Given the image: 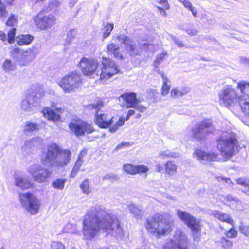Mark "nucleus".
Instances as JSON below:
<instances>
[{
  "label": "nucleus",
  "instance_id": "nucleus-1",
  "mask_svg": "<svg viewBox=\"0 0 249 249\" xmlns=\"http://www.w3.org/2000/svg\"><path fill=\"white\" fill-rule=\"evenodd\" d=\"M102 231L123 239L125 233L122 230L117 217L105 207L95 206L88 211L83 221V232L87 239L94 238Z\"/></svg>",
  "mask_w": 249,
  "mask_h": 249
},
{
  "label": "nucleus",
  "instance_id": "nucleus-2",
  "mask_svg": "<svg viewBox=\"0 0 249 249\" xmlns=\"http://www.w3.org/2000/svg\"><path fill=\"white\" fill-rule=\"evenodd\" d=\"M102 63L103 67L101 68L96 59L83 57L79 62V66L86 76L99 79L103 82L119 72L118 67L110 58L103 57Z\"/></svg>",
  "mask_w": 249,
  "mask_h": 249
},
{
  "label": "nucleus",
  "instance_id": "nucleus-3",
  "mask_svg": "<svg viewBox=\"0 0 249 249\" xmlns=\"http://www.w3.org/2000/svg\"><path fill=\"white\" fill-rule=\"evenodd\" d=\"M71 157L70 151L62 150L56 144L52 143L43 153L41 162L44 166L59 169L68 165Z\"/></svg>",
  "mask_w": 249,
  "mask_h": 249
},
{
  "label": "nucleus",
  "instance_id": "nucleus-4",
  "mask_svg": "<svg viewBox=\"0 0 249 249\" xmlns=\"http://www.w3.org/2000/svg\"><path fill=\"white\" fill-rule=\"evenodd\" d=\"M174 226V219L169 214H155L147 218L145 226L147 231L157 238L170 233Z\"/></svg>",
  "mask_w": 249,
  "mask_h": 249
},
{
  "label": "nucleus",
  "instance_id": "nucleus-5",
  "mask_svg": "<svg viewBox=\"0 0 249 249\" xmlns=\"http://www.w3.org/2000/svg\"><path fill=\"white\" fill-rule=\"evenodd\" d=\"M238 142L237 135L235 133L230 130L224 131L217 140V148L223 156L231 157L234 154Z\"/></svg>",
  "mask_w": 249,
  "mask_h": 249
},
{
  "label": "nucleus",
  "instance_id": "nucleus-6",
  "mask_svg": "<svg viewBox=\"0 0 249 249\" xmlns=\"http://www.w3.org/2000/svg\"><path fill=\"white\" fill-rule=\"evenodd\" d=\"M11 57L18 64L21 66H26L36 57L37 51L36 48L23 50L18 47L14 48L11 51Z\"/></svg>",
  "mask_w": 249,
  "mask_h": 249
},
{
  "label": "nucleus",
  "instance_id": "nucleus-7",
  "mask_svg": "<svg viewBox=\"0 0 249 249\" xmlns=\"http://www.w3.org/2000/svg\"><path fill=\"white\" fill-rule=\"evenodd\" d=\"M118 40L124 45L126 53L131 56L139 55L141 52V44L138 40L131 38L124 34H120ZM144 49H147L151 45L144 43L141 45Z\"/></svg>",
  "mask_w": 249,
  "mask_h": 249
},
{
  "label": "nucleus",
  "instance_id": "nucleus-8",
  "mask_svg": "<svg viewBox=\"0 0 249 249\" xmlns=\"http://www.w3.org/2000/svg\"><path fill=\"white\" fill-rule=\"evenodd\" d=\"M104 102L99 100L88 105L90 109L95 110V124L101 128H107L113 123V117L107 113H99V110L103 107Z\"/></svg>",
  "mask_w": 249,
  "mask_h": 249
},
{
  "label": "nucleus",
  "instance_id": "nucleus-9",
  "mask_svg": "<svg viewBox=\"0 0 249 249\" xmlns=\"http://www.w3.org/2000/svg\"><path fill=\"white\" fill-rule=\"evenodd\" d=\"M19 199L22 207L31 215H35L38 213L40 202L32 193H19Z\"/></svg>",
  "mask_w": 249,
  "mask_h": 249
},
{
  "label": "nucleus",
  "instance_id": "nucleus-10",
  "mask_svg": "<svg viewBox=\"0 0 249 249\" xmlns=\"http://www.w3.org/2000/svg\"><path fill=\"white\" fill-rule=\"evenodd\" d=\"M214 130L213 122L210 119L204 120L195 124L192 128V136L197 141H202L206 136Z\"/></svg>",
  "mask_w": 249,
  "mask_h": 249
},
{
  "label": "nucleus",
  "instance_id": "nucleus-11",
  "mask_svg": "<svg viewBox=\"0 0 249 249\" xmlns=\"http://www.w3.org/2000/svg\"><path fill=\"white\" fill-rule=\"evenodd\" d=\"M58 84L65 93L73 91L81 85L80 74L75 71L72 72L64 77Z\"/></svg>",
  "mask_w": 249,
  "mask_h": 249
},
{
  "label": "nucleus",
  "instance_id": "nucleus-12",
  "mask_svg": "<svg viewBox=\"0 0 249 249\" xmlns=\"http://www.w3.org/2000/svg\"><path fill=\"white\" fill-rule=\"evenodd\" d=\"M237 87L241 94L237 98L241 111L249 116V82L242 81L237 83Z\"/></svg>",
  "mask_w": 249,
  "mask_h": 249
},
{
  "label": "nucleus",
  "instance_id": "nucleus-13",
  "mask_svg": "<svg viewBox=\"0 0 249 249\" xmlns=\"http://www.w3.org/2000/svg\"><path fill=\"white\" fill-rule=\"evenodd\" d=\"M177 214L178 218L191 229L194 238L198 237L200 232V220L190 213L180 210H177Z\"/></svg>",
  "mask_w": 249,
  "mask_h": 249
},
{
  "label": "nucleus",
  "instance_id": "nucleus-14",
  "mask_svg": "<svg viewBox=\"0 0 249 249\" xmlns=\"http://www.w3.org/2000/svg\"><path fill=\"white\" fill-rule=\"evenodd\" d=\"M40 97V94L36 91L26 94L20 103L21 110L28 113L35 112L39 105Z\"/></svg>",
  "mask_w": 249,
  "mask_h": 249
},
{
  "label": "nucleus",
  "instance_id": "nucleus-15",
  "mask_svg": "<svg viewBox=\"0 0 249 249\" xmlns=\"http://www.w3.org/2000/svg\"><path fill=\"white\" fill-rule=\"evenodd\" d=\"M188 242L185 234L177 230L172 239L166 242L162 249H188Z\"/></svg>",
  "mask_w": 249,
  "mask_h": 249
},
{
  "label": "nucleus",
  "instance_id": "nucleus-16",
  "mask_svg": "<svg viewBox=\"0 0 249 249\" xmlns=\"http://www.w3.org/2000/svg\"><path fill=\"white\" fill-rule=\"evenodd\" d=\"M71 131L77 137L84 136L85 133L89 134L95 131L92 125L81 120H72L69 124Z\"/></svg>",
  "mask_w": 249,
  "mask_h": 249
},
{
  "label": "nucleus",
  "instance_id": "nucleus-17",
  "mask_svg": "<svg viewBox=\"0 0 249 249\" xmlns=\"http://www.w3.org/2000/svg\"><path fill=\"white\" fill-rule=\"evenodd\" d=\"M219 104L229 107L237 100V94L233 88L229 86H224L218 93Z\"/></svg>",
  "mask_w": 249,
  "mask_h": 249
},
{
  "label": "nucleus",
  "instance_id": "nucleus-18",
  "mask_svg": "<svg viewBox=\"0 0 249 249\" xmlns=\"http://www.w3.org/2000/svg\"><path fill=\"white\" fill-rule=\"evenodd\" d=\"M35 24L36 27L42 30L51 28L56 21L54 16L51 14H46L40 11L34 17Z\"/></svg>",
  "mask_w": 249,
  "mask_h": 249
},
{
  "label": "nucleus",
  "instance_id": "nucleus-19",
  "mask_svg": "<svg viewBox=\"0 0 249 249\" xmlns=\"http://www.w3.org/2000/svg\"><path fill=\"white\" fill-rule=\"evenodd\" d=\"M28 172L33 176L34 180L39 183L45 182L52 174L49 169L39 164L31 165L28 168Z\"/></svg>",
  "mask_w": 249,
  "mask_h": 249
},
{
  "label": "nucleus",
  "instance_id": "nucleus-20",
  "mask_svg": "<svg viewBox=\"0 0 249 249\" xmlns=\"http://www.w3.org/2000/svg\"><path fill=\"white\" fill-rule=\"evenodd\" d=\"M51 108L49 107H45L43 108L42 113L45 118L48 120L53 122H57L60 119V114L64 111V108L57 107V104L55 103L52 104Z\"/></svg>",
  "mask_w": 249,
  "mask_h": 249
},
{
  "label": "nucleus",
  "instance_id": "nucleus-21",
  "mask_svg": "<svg viewBox=\"0 0 249 249\" xmlns=\"http://www.w3.org/2000/svg\"><path fill=\"white\" fill-rule=\"evenodd\" d=\"M13 185L18 189L24 190L30 188L32 184L28 177L18 171L13 175Z\"/></svg>",
  "mask_w": 249,
  "mask_h": 249
},
{
  "label": "nucleus",
  "instance_id": "nucleus-22",
  "mask_svg": "<svg viewBox=\"0 0 249 249\" xmlns=\"http://www.w3.org/2000/svg\"><path fill=\"white\" fill-rule=\"evenodd\" d=\"M194 156L201 163L205 164L207 162L215 161L218 155L214 152L208 153L201 149H197L194 152Z\"/></svg>",
  "mask_w": 249,
  "mask_h": 249
},
{
  "label": "nucleus",
  "instance_id": "nucleus-23",
  "mask_svg": "<svg viewBox=\"0 0 249 249\" xmlns=\"http://www.w3.org/2000/svg\"><path fill=\"white\" fill-rule=\"evenodd\" d=\"M119 100L123 101V105L128 108H132L135 107V105L139 103V100L136 98V95L135 93L129 92L122 94L119 97Z\"/></svg>",
  "mask_w": 249,
  "mask_h": 249
},
{
  "label": "nucleus",
  "instance_id": "nucleus-24",
  "mask_svg": "<svg viewBox=\"0 0 249 249\" xmlns=\"http://www.w3.org/2000/svg\"><path fill=\"white\" fill-rule=\"evenodd\" d=\"M123 169L126 172L131 175L147 173L149 171L148 168L144 165H134L131 164H124Z\"/></svg>",
  "mask_w": 249,
  "mask_h": 249
},
{
  "label": "nucleus",
  "instance_id": "nucleus-25",
  "mask_svg": "<svg viewBox=\"0 0 249 249\" xmlns=\"http://www.w3.org/2000/svg\"><path fill=\"white\" fill-rule=\"evenodd\" d=\"M107 52L108 54H113L115 58L118 60L124 59V57L120 51V47L118 44L111 43L107 47Z\"/></svg>",
  "mask_w": 249,
  "mask_h": 249
},
{
  "label": "nucleus",
  "instance_id": "nucleus-26",
  "mask_svg": "<svg viewBox=\"0 0 249 249\" xmlns=\"http://www.w3.org/2000/svg\"><path fill=\"white\" fill-rule=\"evenodd\" d=\"M128 209L129 212L137 219H141L143 216V212L141 207H138L136 205L131 203L128 205Z\"/></svg>",
  "mask_w": 249,
  "mask_h": 249
},
{
  "label": "nucleus",
  "instance_id": "nucleus-27",
  "mask_svg": "<svg viewBox=\"0 0 249 249\" xmlns=\"http://www.w3.org/2000/svg\"><path fill=\"white\" fill-rule=\"evenodd\" d=\"M212 215L222 222H226L233 225L234 221L233 219L226 213L217 210H214L212 212Z\"/></svg>",
  "mask_w": 249,
  "mask_h": 249
},
{
  "label": "nucleus",
  "instance_id": "nucleus-28",
  "mask_svg": "<svg viewBox=\"0 0 249 249\" xmlns=\"http://www.w3.org/2000/svg\"><path fill=\"white\" fill-rule=\"evenodd\" d=\"M33 39L34 37L30 34H20L15 38L17 44L19 45L30 44Z\"/></svg>",
  "mask_w": 249,
  "mask_h": 249
},
{
  "label": "nucleus",
  "instance_id": "nucleus-29",
  "mask_svg": "<svg viewBox=\"0 0 249 249\" xmlns=\"http://www.w3.org/2000/svg\"><path fill=\"white\" fill-rule=\"evenodd\" d=\"M189 91L190 89L188 87L173 88L171 90L170 96L174 98H178L186 94Z\"/></svg>",
  "mask_w": 249,
  "mask_h": 249
},
{
  "label": "nucleus",
  "instance_id": "nucleus-30",
  "mask_svg": "<svg viewBox=\"0 0 249 249\" xmlns=\"http://www.w3.org/2000/svg\"><path fill=\"white\" fill-rule=\"evenodd\" d=\"M39 130V124L36 123H32L27 121L25 123L23 127V131L26 135L32 133L34 131H38Z\"/></svg>",
  "mask_w": 249,
  "mask_h": 249
},
{
  "label": "nucleus",
  "instance_id": "nucleus-31",
  "mask_svg": "<svg viewBox=\"0 0 249 249\" xmlns=\"http://www.w3.org/2000/svg\"><path fill=\"white\" fill-rule=\"evenodd\" d=\"M16 64L9 59H5L2 66V69L6 73H9L13 71L16 69Z\"/></svg>",
  "mask_w": 249,
  "mask_h": 249
},
{
  "label": "nucleus",
  "instance_id": "nucleus-32",
  "mask_svg": "<svg viewBox=\"0 0 249 249\" xmlns=\"http://www.w3.org/2000/svg\"><path fill=\"white\" fill-rule=\"evenodd\" d=\"M66 181V179L58 178L52 182V185L55 189L62 190L63 189Z\"/></svg>",
  "mask_w": 249,
  "mask_h": 249
},
{
  "label": "nucleus",
  "instance_id": "nucleus-33",
  "mask_svg": "<svg viewBox=\"0 0 249 249\" xmlns=\"http://www.w3.org/2000/svg\"><path fill=\"white\" fill-rule=\"evenodd\" d=\"M126 119L121 117L119 118V120L113 126L109 127V131L111 133L115 132L118 128L119 127L122 126L125 123Z\"/></svg>",
  "mask_w": 249,
  "mask_h": 249
},
{
  "label": "nucleus",
  "instance_id": "nucleus-34",
  "mask_svg": "<svg viewBox=\"0 0 249 249\" xmlns=\"http://www.w3.org/2000/svg\"><path fill=\"white\" fill-rule=\"evenodd\" d=\"M89 180L86 179L84 180L80 184V188L82 190L83 193L89 194L91 192V189L89 186Z\"/></svg>",
  "mask_w": 249,
  "mask_h": 249
},
{
  "label": "nucleus",
  "instance_id": "nucleus-35",
  "mask_svg": "<svg viewBox=\"0 0 249 249\" xmlns=\"http://www.w3.org/2000/svg\"><path fill=\"white\" fill-rule=\"evenodd\" d=\"M176 171V166L171 161H168L165 164V172L166 173L173 175Z\"/></svg>",
  "mask_w": 249,
  "mask_h": 249
},
{
  "label": "nucleus",
  "instance_id": "nucleus-36",
  "mask_svg": "<svg viewBox=\"0 0 249 249\" xmlns=\"http://www.w3.org/2000/svg\"><path fill=\"white\" fill-rule=\"evenodd\" d=\"M114 27L113 24L107 23L103 28V37L104 38L107 37Z\"/></svg>",
  "mask_w": 249,
  "mask_h": 249
},
{
  "label": "nucleus",
  "instance_id": "nucleus-37",
  "mask_svg": "<svg viewBox=\"0 0 249 249\" xmlns=\"http://www.w3.org/2000/svg\"><path fill=\"white\" fill-rule=\"evenodd\" d=\"M33 148H34L30 141H26L22 147V151L24 154H29L31 153Z\"/></svg>",
  "mask_w": 249,
  "mask_h": 249
},
{
  "label": "nucleus",
  "instance_id": "nucleus-38",
  "mask_svg": "<svg viewBox=\"0 0 249 249\" xmlns=\"http://www.w3.org/2000/svg\"><path fill=\"white\" fill-rule=\"evenodd\" d=\"M169 82V80L166 79L163 81V85L161 88V94L163 96H165L168 94L169 91L170 89V86L167 84Z\"/></svg>",
  "mask_w": 249,
  "mask_h": 249
},
{
  "label": "nucleus",
  "instance_id": "nucleus-39",
  "mask_svg": "<svg viewBox=\"0 0 249 249\" xmlns=\"http://www.w3.org/2000/svg\"><path fill=\"white\" fill-rule=\"evenodd\" d=\"M29 141L33 148L39 147L43 143V140L40 137H34Z\"/></svg>",
  "mask_w": 249,
  "mask_h": 249
},
{
  "label": "nucleus",
  "instance_id": "nucleus-40",
  "mask_svg": "<svg viewBox=\"0 0 249 249\" xmlns=\"http://www.w3.org/2000/svg\"><path fill=\"white\" fill-rule=\"evenodd\" d=\"M237 184L244 187L246 190L243 191L246 194L249 195V184L247 182L246 179L243 178H240L236 180Z\"/></svg>",
  "mask_w": 249,
  "mask_h": 249
},
{
  "label": "nucleus",
  "instance_id": "nucleus-41",
  "mask_svg": "<svg viewBox=\"0 0 249 249\" xmlns=\"http://www.w3.org/2000/svg\"><path fill=\"white\" fill-rule=\"evenodd\" d=\"M166 55L167 53L166 52H162L157 55L156 59L154 62V64L155 67H158L162 62L163 58Z\"/></svg>",
  "mask_w": 249,
  "mask_h": 249
},
{
  "label": "nucleus",
  "instance_id": "nucleus-42",
  "mask_svg": "<svg viewBox=\"0 0 249 249\" xmlns=\"http://www.w3.org/2000/svg\"><path fill=\"white\" fill-rule=\"evenodd\" d=\"M185 31L188 35L190 36H196L198 33V30L193 25L190 27L186 28L185 29Z\"/></svg>",
  "mask_w": 249,
  "mask_h": 249
},
{
  "label": "nucleus",
  "instance_id": "nucleus-43",
  "mask_svg": "<svg viewBox=\"0 0 249 249\" xmlns=\"http://www.w3.org/2000/svg\"><path fill=\"white\" fill-rule=\"evenodd\" d=\"M18 22L17 18L14 15H12L6 22V24L9 26H14Z\"/></svg>",
  "mask_w": 249,
  "mask_h": 249
},
{
  "label": "nucleus",
  "instance_id": "nucleus-44",
  "mask_svg": "<svg viewBox=\"0 0 249 249\" xmlns=\"http://www.w3.org/2000/svg\"><path fill=\"white\" fill-rule=\"evenodd\" d=\"M51 246L52 249H65V246L59 241H53L51 242Z\"/></svg>",
  "mask_w": 249,
  "mask_h": 249
},
{
  "label": "nucleus",
  "instance_id": "nucleus-45",
  "mask_svg": "<svg viewBox=\"0 0 249 249\" xmlns=\"http://www.w3.org/2000/svg\"><path fill=\"white\" fill-rule=\"evenodd\" d=\"M16 28H12L8 33V42L12 44L15 41Z\"/></svg>",
  "mask_w": 249,
  "mask_h": 249
},
{
  "label": "nucleus",
  "instance_id": "nucleus-46",
  "mask_svg": "<svg viewBox=\"0 0 249 249\" xmlns=\"http://www.w3.org/2000/svg\"><path fill=\"white\" fill-rule=\"evenodd\" d=\"M119 179L117 175L113 174V173H109L103 177V179L104 180H109L110 181H113L117 180Z\"/></svg>",
  "mask_w": 249,
  "mask_h": 249
},
{
  "label": "nucleus",
  "instance_id": "nucleus-47",
  "mask_svg": "<svg viewBox=\"0 0 249 249\" xmlns=\"http://www.w3.org/2000/svg\"><path fill=\"white\" fill-rule=\"evenodd\" d=\"M7 14L5 5L1 2L0 0V18L4 20Z\"/></svg>",
  "mask_w": 249,
  "mask_h": 249
},
{
  "label": "nucleus",
  "instance_id": "nucleus-48",
  "mask_svg": "<svg viewBox=\"0 0 249 249\" xmlns=\"http://www.w3.org/2000/svg\"><path fill=\"white\" fill-rule=\"evenodd\" d=\"M225 235L228 238H235L237 235V231L234 228H231L225 231Z\"/></svg>",
  "mask_w": 249,
  "mask_h": 249
},
{
  "label": "nucleus",
  "instance_id": "nucleus-49",
  "mask_svg": "<svg viewBox=\"0 0 249 249\" xmlns=\"http://www.w3.org/2000/svg\"><path fill=\"white\" fill-rule=\"evenodd\" d=\"M221 244L225 249H230L232 246V241L226 239L224 237L221 239Z\"/></svg>",
  "mask_w": 249,
  "mask_h": 249
},
{
  "label": "nucleus",
  "instance_id": "nucleus-50",
  "mask_svg": "<svg viewBox=\"0 0 249 249\" xmlns=\"http://www.w3.org/2000/svg\"><path fill=\"white\" fill-rule=\"evenodd\" d=\"M160 155L161 156H162L164 157H171L176 158V157H178V154L177 153L170 152L168 151H165L161 152L160 154Z\"/></svg>",
  "mask_w": 249,
  "mask_h": 249
},
{
  "label": "nucleus",
  "instance_id": "nucleus-51",
  "mask_svg": "<svg viewBox=\"0 0 249 249\" xmlns=\"http://www.w3.org/2000/svg\"><path fill=\"white\" fill-rule=\"evenodd\" d=\"M240 232L247 236L249 234V226L241 225L239 227Z\"/></svg>",
  "mask_w": 249,
  "mask_h": 249
},
{
  "label": "nucleus",
  "instance_id": "nucleus-52",
  "mask_svg": "<svg viewBox=\"0 0 249 249\" xmlns=\"http://www.w3.org/2000/svg\"><path fill=\"white\" fill-rule=\"evenodd\" d=\"M217 180L219 181H223L228 184H233V182L229 178H224L223 177H218Z\"/></svg>",
  "mask_w": 249,
  "mask_h": 249
},
{
  "label": "nucleus",
  "instance_id": "nucleus-53",
  "mask_svg": "<svg viewBox=\"0 0 249 249\" xmlns=\"http://www.w3.org/2000/svg\"><path fill=\"white\" fill-rule=\"evenodd\" d=\"M132 108H135L138 111L141 113H143L144 112H145L147 108L146 107L142 105H139L138 104H135V107H133Z\"/></svg>",
  "mask_w": 249,
  "mask_h": 249
},
{
  "label": "nucleus",
  "instance_id": "nucleus-54",
  "mask_svg": "<svg viewBox=\"0 0 249 249\" xmlns=\"http://www.w3.org/2000/svg\"><path fill=\"white\" fill-rule=\"evenodd\" d=\"M172 39L174 41L175 44L179 47H182L184 46V44L179 39H177L175 36H171Z\"/></svg>",
  "mask_w": 249,
  "mask_h": 249
},
{
  "label": "nucleus",
  "instance_id": "nucleus-55",
  "mask_svg": "<svg viewBox=\"0 0 249 249\" xmlns=\"http://www.w3.org/2000/svg\"><path fill=\"white\" fill-rule=\"evenodd\" d=\"M178 1L181 2L184 6L188 9L192 7V5L189 0H178Z\"/></svg>",
  "mask_w": 249,
  "mask_h": 249
},
{
  "label": "nucleus",
  "instance_id": "nucleus-56",
  "mask_svg": "<svg viewBox=\"0 0 249 249\" xmlns=\"http://www.w3.org/2000/svg\"><path fill=\"white\" fill-rule=\"evenodd\" d=\"M159 3L162 5V6L166 9H168L169 8V4L167 0H158Z\"/></svg>",
  "mask_w": 249,
  "mask_h": 249
},
{
  "label": "nucleus",
  "instance_id": "nucleus-57",
  "mask_svg": "<svg viewBox=\"0 0 249 249\" xmlns=\"http://www.w3.org/2000/svg\"><path fill=\"white\" fill-rule=\"evenodd\" d=\"M79 169L80 168H78L77 167L74 166V167L72 170V171L71 172V174L70 175V177L71 178H74L75 177V176L76 175L77 172L79 171Z\"/></svg>",
  "mask_w": 249,
  "mask_h": 249
},
{
  "label": "nucleus",
  "instance_id": "nucleus-58",
  "mask_svg": "<svg viewBox=\"0 0 249 249\" xmlns=\"http://www.w3.org/2000/svg\"><path fill=\"white\" fill-rule=\"evenodd\" d=\"M75 31L74 30H70L67 33V40L70 41L74 37Z\"/></svg>",
  "mask_w": 249,
  "mask_h": 249
},
{
  "label": "nucleus",
  "instance_id": "nucleus-59",
  "mask_svg": "<svg viewBox=\"0 0 249 249\" xmlns=\"http://www.w3.org/2000/svg\"><path fill=\"white\" fill-rule=\"evenodd\" d=\"M0 40H2L3 42L8 41L5 33L2 31H0Z\"/></svg>",
  "mask_w": 249,
  "mask_h": 249
},
{
  "label": "nucleus",
  "instance_id": "nucleus-60",
  "mask_svg": "<svg viewBox=\"0 0 249 249\" xmlns=\"http://www.w3.org/2000/svg\"><path fill=\"white\" fill-rule=\"evenodd\" d=\"M84 162V160L83 159H80L78 158L74 166L80 168V167L83 165Z\"/></svg>",
  "mask_w": 249,
  "mask_h": 249
},
{
  "label": "nucleus",
  "instance_id": "nucleus-61",
  "mask_svg": "<svg viewBox=\"0 0 249 249\" xmlns=\"http://www.w3.org/2000/svg\"><path fill=\"white\" fill-rule=\"evenodd\" d=\"M204 38L205 37L202 35H199L194 39L193 41L196 43L202 41Z\"/></svg>",
  "mask_w": 249,
  "mask_h": 249
},
{
  "label": "nucleus",
  "instance_id": "nucleus-62",
  "mask_svg": "<svg viewBox=\"0 0 249 249\" xmlns=\"http://www.w3.org/2000/svg\"><path fill=\"white\" fill-rule=\"evenodd\" d=\"M87 150L83 149L80 152V154H79L78 158L80 159H83V158L87 155Z\"/></svg>",
  "mask_w": 249,
  "mask_h": 249
},
{
  "label": "nucleus",
  "instance_id": "nucleus-63",
  "mask_svg": "<svg viewBox=\"0 0 249 249\" xmlns=\"http://www.w3.org/2000/svg\"><path fill=\"white\" fill-rule=\"evenodd\" d=\"M240 61L243 64H249V58H247L245 57H241L240 58Z\"/></svg>",
  "mask_w": 249,
  "mask_h": 249
},
{
  "label": "nucleus",
  "instance_id": "nucleus-64",
  "mask_svg": "<svg viewBox=\"0 0 249 249\" xmlns=\"http://www.w3.org/2000/svg\"><path fill=\"white\" fill-rule=\"evenodd\" d=\"M135 113V111L133 110H129L128 112V113L127 114L126 117V121H127L129 119L130 117L134 115Z\"/></svg>",
  "mask_w": 249,
  "mask_h": 249
}]
</instances>
